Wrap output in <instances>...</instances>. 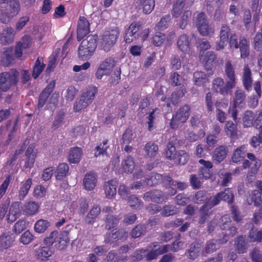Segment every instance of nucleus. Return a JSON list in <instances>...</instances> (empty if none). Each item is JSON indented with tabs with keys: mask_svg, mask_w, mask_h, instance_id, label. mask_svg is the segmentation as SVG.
Segmentation results:
<instances>
[{
	"mask_svg": "<svg viewBox=\"0 0 262 262\" xmlns=\"http://www.w3.org/2000/svg\"><path fill=\"white\" fill-rule=\"evenodd\" d=\"M145 156L147 158L155 157L158 154L159 147L157 144L153 142H148L144 147Z\"/></svg>",
	"mask_w": 262,
	"mask_h": 262,
	"instance_id": "24",
	"label": "nucleus"
},
{
	"mask_svg": "<svg viewBox=\"0 0 262 262\" xmlns=\"http://www.w3.org/2000/svg\"><path fill=\"white\" fill-rule=\"evenodd\" d=\"M221 194V193H218L215 196L210 197L203 205V208H208L211 210L213 206L219 204L221 201L220 199V195Z\"/></svg>",
	"mask_w": 262,
	"mask_h": 262,
	"instance_id": "52",
	"label": "nucleus"
},
{
	"mask_svg": "<svg viewBox=\"0 0 262 262\" xmlns=\"http://www.w3.org/2000/svg\"><path fill=\"white\" fill-rule=\"evenodd\" d=\"M121 166L123 172L126 173H131L135 167L133 158L130 156L126 157L122 161Z\"/></svg>",
	"mask_w": 262,
	"mask_h": 262,
	"instance_id": "33",
	"label": "nucleus"
},
{
	"mask_svg": "<svg viewBox=\"0 0 262 262\" xmlns=\"http://www.w3.org/2000/svg\"><path fill=\"white\" fill-rule=\"evenodd\" d=\"M69 165L66 163H62L59 164L56 171V178L60 180L65 178L69 172Z\"/></svg>",
	"mask_w": 262,
	"mask_h": 262,
	"instance_id": "37",
	"label": "nucleus"
},
{
	"mask_svg": "<svg viewBox=\"0 0 262 262\" xmlns=\"http://www.w3.org/2000/svg\"><path fill=\"white\" fill-rule=\"evenodd\" d=\"M136 4L142 7L144 13L149 14L155 7V0H136Z\"/></svg>",
	"mask_w": 262,
	"mask_h": 262,
	"instance_id": "31",
	"label": "nucleus"
},
{
	"mask_svg": "<svg viewBox=\"0 0 262 262\" xmlns=\"http://www.w3.org/2000/svg\"><path fill=\"white\" fill-rule=\"evenodd\" d=\"M185 0H177L173 4L171 10V15L173 18L180 17L178 23L179 27L182 29L186 28L191 17V12L188 10H184Z\"/></svg>",
	"mask_w": 262,
	"mask_h": 262,
	"instance_id": "2",
	"label": "nucleus"
},
{
	"mask_svg": "<svg viewBox=\"0 0 262 262\" xmlns=\"http://www.w3.org/2000/svg\"><path fill=\"white\" fill-rule=\"evenodd\" d=\"M35 253V256L38 259L40 260H47L53 254V250L49 246H43L37 249H36Z\"/></svg>",
	"mask_w": 262,
	"mask_h": 262,
	"instance_id": "17",
	"label": "nucleus"
},
{
	"mask_svg": "<svg viewBox=\"0 0 262 262\" xmlns=\"http://www.w3.org/2000/svg\"><path fill=\"white\" fill-rule=\"evenodd\" d=\"M177 46L182 52H188L190 50V41L188 37L185 34L181 35L178 40Z\"/></svg>",
	"mask_w": 262,
	"mask_h": 262,
	"instance_id": "32",
	"label": "nucleus"
},
{
	"mask_svg": "<svg viewBox=\"0 0 262 262\" xmlns=\"http://www.w3.org/2000/svg\"><path fill=\"white\" fill-rule=\"evenodd\" d=\"M120 219L113 215H108L106 219V228L108 229L114 227L119 222Z\"/></svg>",
	"mask_w": 262,
	"mask_h": 262,
	"instance_id": "64",
	"label": "nucleus"
},
{
	"mask_svg": "<svg viewBox=\"0 0 262 262\" xmlns=\"http://www.w3.org/2000/svg\"><path fill=\"white\" fill-rule=\"evenodd\" d=\"M9 7L7 9L9 14L11 17L16 16L19 12L20 5L18 0H9L7 2Z\"/></svg>",
	"mask_w": 262,
	"mask_h": 262,
	"instance_id": "36",
	"label": "nucleus"
},
{
	"mask_svg": "<svg viewBox=\"0 0 262 262\" xmlns=\"http://www.w3.org/2000/svg\"><path fill=\"white\" fill-rule=\"evenodd\" d=\"M32 184V181L31 179H28L23 184V185L20 188L18 194V198L19 200H23L27 195Z\"/></svg>",
	"mask_w": 262,
	"mask_h": 262,
	"instance_id": "43",
	"label": "nucleus"
},
{
	"mask_svg": "<svg viewBox=\"0 0 262 262\" xmlns=\"http://www.w3.org/2000/svg\"><path fill=\"white\" fill-rule=\"evenodd\" d=\"M165 39V35L161 32H157L152 37L153 44L157 47L161 46Z\"/></svg>",
	"mask_w": 262,
	"mask_h": 262,
	"instance_id": "62",
	"label": "nucleus"
},
{
	"mask_svg": "<svg viewBox=\"0 0 262 262\" xmlns=\"http://www.w3.org/2000/svg\"><path fill=\"white\" fill-rule=\"evenodd\" d=\"M15 31L12 27H6L0 32V43L3 45L12 43L15 36Z\"/></svg>",
	"mask_w": 262,
	"mask_h": 262,
	"instance_id": "10",
	"label": "nucleus"
},
{
	"mask_svg": "<svg viewBox=\"0 0 262 262\" xmlns=\"http://www.w3.org/2000/svg\"><path fill=\"white\" fill-rule=\"evenodd\" d=\"M189 110L190 108L187 105L181 107L173 116L171 120L170 126L171 128H177L179 124L185 122L189 116Z\"/></svg>",
	"mask_w": 262,
	"mask_h": 262,
	"instance_id": "7",
	"label": "nucleus"
},
{
	"mask_svg": "<svg viewBox=\"0 0 262 262\" xmlns=\"http://www.w3.org/2000/svg\"><path fill=\"white\" fill-rule=\"evenodd\" d=\"M38 209V204L35 202L31 201L25 204L23 210L25 215L31 216L36 214Z\"/></svg>",
	"mask_w": 262,
	"mask_h": 262,
	"instance_id": "29",
	"label": "nucleus"
},
{
	"mask_svg": "<svg viewBox=\"0 0 262 262\" xmlns=\"http://www.w3.org/2000/svg\"><path fill=\"white\" fill-rule=\"evenodd\" d=\"M46 64L43 63V58L38 57L33 67L32 76L34 79H37L45 68Z\"/></svg>",
	"mask_w": 262,
	"mask_h": 262,
	"instance_id": "25",
	"label": "nucleus"
},
{
	"mask_svg": "<svg viewBox=\"0 0 262 262\" xmlns=\"http://www.w3.org/2000/svg\"><path fill=\"white\" fill-rule=\"evenodd\" d=\"M208 200L207 193L206 191L200 190L196 192L193 198V202L196 204L207 202Z\"/></svg>",
	"mask_w": 262,
	"mask_h": 262,
	"instance_id": "55",
	"label": "nucleus"
},
{
	"mask_svg": "<svg viewBox=\"0 0 262 262\" xmlns=\"http://www.w3.org/2000/svg\"><path fill=\"white\" fill-rule=\"evenodd\" d=\"M59 49H57L50 57L49 63L46 69V72L48 73L53 71L56 67L57 62V58L59 54Z\"/></svg>",
	"mask_w": 262,
	"mask_h": 262,
	"instance_id": "42",
	"label": "nucleus"
},
{
	"mask_svg": "<svg viewBox=\"0 0 262 262\" xmlns=\"http://www.w3.org/2000/svg\"><path fill=\"white\" fill-rule=\"evenodd\" d=\"M178 212V209L172 205H167L163 206L161 209V215L163 216L167 217L170 215H173Z\"/></svg>",
	"mask_w": 262,
	"mask_h": 262,
	"instance_id": "47",
	"label": "nucleus"
},
{
	"mask_svg": "<svg viewBox=\"0 0 262 262\" xmlns=\"http://www.w3.org/2000/svg\"><path fill=\"white\" fill-rule=\"evenodd\" d=\"M50 222L46 220L40 219L37 221L34 225V230L38 233H43L50 226Z\"/></svg>",
	"mask_w": 262,
	"mask_h": 262,
	"instance_id": "44",
	"label": "nucleus"
},
{
	"mask_svg": "<svg viewBox=\"0 0 262 262\" xmlns=\"http://www.w3.org/2000/svg\"><path fill=\"white\" fill-rule=\"evenodd\" d=\"M236 125L233 122L231 121H228L226 123L225 126V131L228 136L230 137H233L236 134Z\"/></svg>",
	"mask_w": 262,
	"mask_h": 262,
	"instance_id": "50",
	"label": "nucleus"
},
{
	"mask_svg": "<svg viewBox=\"0 0 262 262\" xmlns=\"http://www.w3.org/2000/svg\"><path fill=\"white\" fill-rule=\"evenodd\" d=\"M247 154V148L245 145L236 148L233 152L232 161L233 163H238L243 161Z\"/></svg>",
	"mask_w": 262,
	"mask_h": 262,
	"instance_id": "18",
	"label": "nucleus"
},
{
	"mask_svg": "<svg viewBox=\"0 0 262 262\" xmlns=\"http://www.w3.org/2000/svg\"><path fill=\"white\" fill-rule=\"evenodd\" d=\"M225 73L228 81L235 86L236 84L235 70L230 61H227L225 64Z\"/></svg>",
	"mask_w": 262,
	"mask_h": 262,
	"instance_id": "20",
	"label": "nucleus"
},
{
	"mask_svg": "<svg viewBox=\"0 0 262 262\" xmlns=\"http://www.w3.org/2000/svg\"><path fill=\"white\" fill-rule=\"evenodd\" d=\"M19 72L15 69H11L8 72L0 74V89L7 91L12 86L15 85L18 81Z\"/></svg>",
	"mask_w": 262,
	"mask_h": 262,
	"instance_id": "5",
	"label": "nucleus"
},
{
	"mask_svg": "<svg viewBox=\"0 0 262 262\" xmlns=\"http://www.w3.org/2000/svg\"><path fill=\"white\" fill-rule=\"evenodd\" d=\"M235 245L238 253H244L246 252V243L245 237L243 236H238L235 242Z\"/></svg>",
	"mask_w": 262,
	"mask_h": 262,
	"instance_id": "49",
	"label": "nucleus"
},
{
	"mask_svg": "<svg viewBox=\"0 0 262 262\" xmlns=\"http://www.w3.org/2000/svg\"><path fill=\"white\" fill-rule=\"evenodd\" d=\"M120 35V30L117 27H113L105 30L100 36L99 46L101 50L109 51L115 45Z\"/></svg>",
	"mask_w": 262,
	"mask_h": 262,
	"instance_id": "3",
	"label": "nucleus"
},
{
	"mask_svg": "<svg viewBox=\"0 0 262 262\" xmlns=\"http://www.w3.org/2000/svg\"><path fill=\"white\" fill-rule=\"evenodd\" d=\"M143 198L145 200L151 201L157 203H162L167 200L164 193L159 190L147 192L144 194Z\"/></svg>",
	"mask_w": 262,
	"mask_h": 262,
	"instance_id": "13",
	"label": "nucleus"
},
{
	"mask_svg": "<svg viewBox=\"0 0 262 262\" xmlns=\"http://www.w3.org/2000/svg\"><path fill=\"white\" fill-rule=\"evenodd\" d=\"M162 181V175L157 173H151L149 179H146L147 185L152 186L160 183Z\"/></svg>",
	"mask_w": 262,
	"mask_h": 262,
	"instance_id": "56",
	"label": "nucleus"
},
{
	"mask_svg": "<svg viewBox=\"0 0 262 262\" xmlns=\"http://www.w3.org/2000/svg\"><path fill=\"white\" fill-rule=\"evenodd\" d=\"M82 150L80 147H74L69 151L68 160L71 163H78L81 159Z\"/></svg>",
	"mask_w": 262,
	"mask_h": 262,
	"instance_id": "23",
	"label": "nucleus"
},
{
	"mask_svg": "<svg viewBox=\"0 0 262 262\" xmlns=\"http://www.w3.org/2000/svg\"><path fill=\"white\" fill-rule=\"evenodd\" d=\"M15 58L13 49L9 48L2 54L1 64L4 67H8L13 63Z\"/></svg>",
	"mask_w": 262,
	"mask_h": 262,
	"instance_id": "16",
	"label": "nucleus"
},
{
	"mask_svg": "<svg viewBox=\"0 0 262 262\" xmlns=\"http://www.w3.org/2000/svg\"><path fill=\"white\" fill-rule=\"evenodd\" d=\"M212 84V90L215 93H220L223 95H227L229 91L235 87L227 80L225 83L224 79L220 77L214 79Z\"/></svg>",
	"mask_w": 262,
	"mask_h": 262,
	"instance_id": "8",
	"label": "nucleus"
},
{
	"mask_svg": "<svg viewBox=\"0 0 262 262\" xmlns=\"http://www.w3.org/2000/svg\"><path fill=\"white\" fill-rule=\"evenodd\" d=\"M220 228L223 230H226L225 235L223 239H212L206 243L205 252L212 253L219 249L221 244L226 243L228 239V236H233L237 233V228L232 225L231 219L228 215H225L221 219Z\"/></svg>",
	"mask_w": 262,
	"mask_h": 262,
	"instance_id": "1",
	"label": "nucleus"
},
{
	"mask_svg": "<svg viewBox=\"0 0 262 262\" xmlns=\"http://www.w3.org/2000/svg\"><path fill=\"white\" fill-rule=\"evenodd\" d=\"M183 79L182 77L176 72L171 73L169 81L172 86H177L181 84Z\"/></svg>",
	"mask_w": 262,
	"mask_h": 262,
	"instance_id": "59",
	"label": "nucleus"
},
{
	"mask_svg": "<svg viewBox=\"0 0 262 262\" xmlns=\"http://www.w3.org/2000/svg\"><path fill=\"white\" fill-rule=\"evenodd\" d=\"M55 87V82L51 81L42 91L39 96L38 107L41 108L46 103L49 96L53 92Z\"/></svg>",
	"mask_w": 262,
	"mask_h": 262,
	"instance_id": "15",
	"label": "nucleus"
},
{
	"mask_svg": "<svg viewBox=\"0 0 262 262\" xmlns=\"http://www.w3.org/2000/svg\"><path fill=\"white\" fill-rule=\"evenodd\" d=\"M201 244L195 242L192 243L188 250L187 255L191 259H194L197 258L201 252Z\"/></svg>",
	"mask_w": 262,
	"mask_h": 262,
	"instance_id": "27",
	"label": "nucleus"
},
{
	"mask_svg": "<svg viewBox=\"0 0 262 262\" xmlns=\"http://www.w3.org/2000/svg\"><path fill=\"white\" fill-rule=\"evenodd\" d=\"M14 240L9 235L4 234L0 236V251L7 249L13 244Z\"/></svg>",
	"mask_w": 262,
	"mask_h": 262,
	"instance_id": "40",
	"label": "nucleus"
},
{
	"mask_svg": "<svg viewBox=\"0 0 262 262\" xmlns=\"http://www.w3.org/2000/svg\"><path fill=\"white\" fill-rule=\"evenodd\" d=\"M171 20V16L169 14H167L163 16L160 21L157 25V27L159 29L163 30L168 27L169 22Z\"/></svg>",
	"mask_w": 262,
	"mask_h": 262,
	"instance_id": "63",
	"label": "nucleus"
},
{
	"mask_svg": "<svg viewBox=\"0 0 262 262\" xmlns=\"http://www.w3.org/2000/svg\"><path fill=\"white\" fill-rule=\"evenodd\" d=\"M200 33L203 36H207L213 34L214 28L208 22L197 27Z\"/></svg>",
	"mask_w": 262,
	"mask_h": 262,
	"instance_id": "45",
	"label": "nucleus"
},
{
	"mask_svg": "<svg viewBox=\"0 0 262 262\" xmlns=\"http://www.w3.org/2000/svg\"><path fill=\"white\" fill-rule=\"evenodd\" d=\"M247 157L249 161L252 162L253 165L250 167V173L252 174L257 173L260 166V161L254 154L251 152L246 154Z\"/></svg>",
	"mask_w": 262,
	"mask_h": 262,
	"instance_id": "39",
	"label": "nucleus"
},
{
	"mask_svg": "<svg viewBox=\"0 0 262 262\" xmlns=\"http://www.w3.org/2000/svg\"><path fill=\"white\" fill-rule=\"evenodd\" d=\"M128 203L134 209H141L143 207V203L135 195H130L128 198Z\"/></svg>",
	"mask_w": 262,
	"mask_h": 262,
	"instance_id": "48",
	"label": "nucleus"
},
{
	"mask_svg": "<svg viewBox=\"0 0 262 262\" xmlns=\"http://www.w3.org/2000/svg\"><path fill=\"white\" fill-rule=\"evenodd\" d=\"M146 227L144 225L139 224L135 227L130 232V235L133 238H137L145 234Z\"/></svg>",
	"mask_w": 262,
	"mask_h": 262,
	"instance_id": "46",
	"label": "nucleus"
},
{
	"mask_svg": "<svg viewBox=\"0 0 262 262\" xmlns=\"http://www.w3.org/2000/svg\"><path fill=\"white\" fill-rule=\"evenodd\" d=\"M246 95L242 89H237L234 93L233 97V105L234 107H242L245 104Z\"/></svg>",
	"mask_w": 262,
	"mask_h": 262,
	"instance_id": "22",
	"label": "nucleus"
},
{
	"mask_svg": "<svg viewBox=\"0 0 262 262\" xmlns=\"http://www.w3.org/2000/svg\"><path fill=\"white\" fill-rule=\"evenodd\" d=\"M117 182L115 180H110L105 182L104 184V190L105 196L107 199L113 198L116 194Z\"/></svg>",
	"mask_w": 262,
	"mask_h": 262,
	"instance_id": "19",
	"label": "nucleus"
},
{
	"mask_svg": "<svg viewBox=\"0 0 262 262\" xmlns=\"http://www.w3.org/2000/svg\"><path fill=\"white\" fill-rule=\"evenodd\" d=\"M97 92V88L95 86L91 85L86 88L83 91L81 95L82 98L86 99L87 101H89L91 103L94 100Z\"/></svg>",
	"mask_w": 262,
	"mask_h": 262,
	"instance_id": "28",
	"label": "nucleus"
},
{
	"mask_svg": "<svg viewBox=\"0 0 262 262\" xmlns=\"http://www.w3.org/2000/svg\"><path fill=\"white\" fill-rule=\"evenodd\" d=\"M243 86L247 91H250L252 86V72L248 65L244 66L242 77Z\"/></svg>",
	"mask_w": 262,
	"mask_h": 262,
	"instance_id": "14",
	"label": "nucleus"
},
{
	"mask_svg": "<svg viewBox=\"0 0 262 262\" xmlns=\"http://www.w3.org/2000/svg\"><path fill=\"white\" fill-rule=\"evenodd\" d=\"M165 156L167 159L174 160L176 156V152L175 146L172 143L169 142L167 145Z\"/></svg>",
	"mask_w": 262,
	"mask_h": 262,
	"instance_id": "54",
	"label": "nucleus"
},
{
	"mask_svg": "<svg viewBox=\"0 0 262 262\" xmlns=\"http://www.w3.org/2000/svg\"><path fill=\"white\" fill-rule=\"evenodd\" d=\"M140 29L141 26L138 23H132L125 31L123 36L124 41L130 43L136 40L139 36Z\"/></svg>",
	"mask_w": 262,
	"mask_h": 262,
	"instance_id": "9",
	"label": "nucleus"
},
{
	"mask_svg": "<svg viewBox=\"0 0 262 262\" xmlns=\"http://www.w3.org/2000/svg\"><path fill=\"white\" fill-rule=\"evenodd\" d=\"M228 153V146L222 145L217 146L213 151L212 158L217 163L222 162L227 157Z\"/></svg>",
	"mask_w": 262,
	"mask_h": 262,
	"instance_id": "12",
	"label": "nucleus"
},
{
	"mask_svg": "<svg viewBox=\"0 0 262 262\" xmlns=\"http://www.w3.org/2000/svg\"><path fill=\"white\" fill-rule=\"evenodd\" d=\"M97 184L96 175L93 172L86 173L83 179V185L85 189L88 190H93Z\"/></svg>",
	"mask_w": 262,
	"mask_h": 262,
	"instance_id": "21",
	"label": "nucleus"
},
{
	"mask_svg": "<svg viewBox=\"0 0 262 262\" xmlns=\"http://www.w3.org/2000/svg\"><path fill=\"white\" fill-rule=\"evenodd\" d=\"M176 243L177 245H178L179 242H174L173 243V246L172 247L169 245H165L163 246H159L157 242L152 243L151 245L153 246V248L156 249L157 253H158V255H160L168 252L170 250L174 252L177 251L178 249L175 248L174 247Z\"/></svg>",
	"mask_w": 262,
	"mask_h": 262,
	"instance_id": "34",
	"label": "nucleus"
},
{
	"mask_svg": "<svg viewBox=\"0 0 262 262\" xmlns=\"http://www.w3.org/2000/svg\"><path fill=\"white\" fill-rule=\"evenodd\" d=\"M97 47L95 36L89 35L81 42L78 50V56L82 60L89 59L94 54Z\"/></svg>",
	"mask_w": 262,
	"mask_h": 262,
	"instance_id": "4",
	"label": "nucleus"
},
{
	"mask_svg": "<svg viewBox=\"0 0 262 262\" xmlns=\"http://www.w3.org/2000/svg\"><path fill=\"white\" fill-rule=\"evenodd\" d=\"M115 63L114 59L112 58H107L103 61L100 64L101 68H103L107 73H110L111 71L115 66Z\"/></svg>",
	"mask_w": 262,
	"mask_h": 262,
	"instance_id": "58",
	"label": "nucleus"
},
{
	"mask_svg": "<svg viewBox=\"0 0 262 262\" xmlns=\"http://www.w3.org/2000/svg\"><path fill=\"white\" fill-rule=\"evenodd\" d=\"M219 193L222 194L220 195L221 200H223L229 203H231L234 199V195L230 188H226L224 191Z\"/></svg>",
	"mask_w": 262,
	"mask_h": 262,
	"instance_id": "57",
	"label": "nucleus"
},
{
	"mask_svg": "<svg viewBox=\"0 0 262 262\" xmlns=\"http://www.w3.org/2000/svg\"><path fill=\"white\" fill-rule=\"evenodd\" d=\"M208 81L207 75L204 72L196 71L193 73V82L198 86L203 85Z\"/></svg>",
	"mask_w": 262,
	"mask_h": 262,
	"instance_id": "41",
	"label": "nucleus"
},
{
	"mask_svg": "<svg viewBox=\"0 0 262 262\" xmlns=\"http://www.w3.org/2000/svg\"><path fill=\"white\" fill-rule=\"evenodd\" d=\"M45 241L47 244L49 245L55 243L56 248L60 250H63L67 247L70 241L69 232L64 230L59 234L57 231H53L49 237L45 239Z\"/></svg>",
	"mask_w": 262,
	"mask_h": 262,
	"instance_id": "6",
	"label": "nucleus"
},
{
	"mask_svg": "<svg viewBox=\"0 0 262 262\" xmlns=\"http://www.w3.org/2000/svg\"><path fill=\"white\" fill-rule=\"evenodd\" d=\"M249 238L251 242H262V231L251 229L249 233Z\"/></svg>",
	"mask_w": 262,
	"mask_h": 262,
	"instance_id": "53",
	"label": "nucleus"
},
{
	"mask_svg": "<svg viewBox=\"0 0 262 262\" xmlns=\"http://www.w3.org/2000/svg\"><path fill=\"white\" fill-rule=\"evenodd\" d=\"M91 103L87 101L86 99L82 98V96L81 95L80 98L77 99L74 105V110L76 112H79L81 110L86 108Z\"/></svg>",
	"mask_w": 262,
	"mask_h": 262,
	"instance_id": "51",
	"label": "nucleus"
},
{
	"mask_svg": "<svg viewBox=\"0 0 262 262\" xmlns=\"http://www.w3.org/2000/svg\"><path fill=\"white\" fill-rule=\"evenodd\" d=\"M90 32V24L83 16L79 17L77 30V39L78 41L82 39Z\"/></svg>",
	"mask_w": 262,
	"mask_h": 262,
	"instance_id": "11",
	"label": "nucleus"
},
{
	"mask_svg": "<svg viewBox=\"0 0 262 262\" xmlns=\"http://www.w3.org/2000/svg\"><path fill=\"white\" fill-rule=\"evenodd\" d=\"M19 202H14L10 206L9 214L7 215L8 220L13 222L20 215Z\"/></svg>",
	"mask_w": 262,
	"mask_h": 262,
	"instance_id": "30",
	"label": "nucleus"
},
{
	"mask_svg": "<svg viewBox=\"0 0 262 262\" xmlns=\"http://www.w3.org/2000/svg\"><path fill=\"white\" fill-rule=\"evenodd\" d=\"M254 119V113L251 111H246L243 114V125L245 127H249L254 125L255 126L257 125L256 122L253 124Z\"/></svg>",
	"mask_w": 262,
	"mask_h": 262,
	"instance_id": "38",
	"label": "nucleus"
},
{
	"mask_svg": "<svg viewBox=\"0 0 262 262\" xmlns=\"http://www.w3.org/2000/svg\"><path fill=\"white\" fill-rule=\"evenodd\" d=\"M241 52V57L245 58L250 54V46L248 41L244 37H241L239 39V47Z\"/></svg>",
	"mask_w": 262,
	"mask_h": 262,
	"instance_id": "26",
	"label": "nucleus"
},
{
	"mask_svg": "<svg viewBox=\"0 0 262 262\" xmlns=\"http://www.w3.org/2000/svg\"><path fill=\"white\" fill-rule=\"evenodd\" d=\"M190 158L188 154L184 150H180L176 152L174 162L179 165H184L188 162Z\"/></svg>",
	"mask_w": 262,
	"mask_h": 262,
	"instance_id": "35",
	"label": "nucleus"
},
{
	"mask_svg": "<svg viewBox=\"0 0 262 262\" xmlns=\"http://www.w3.org/2000/svg\"><path fill=\"white\" fill-rule=\"evenodd\" d=\"M201 215L199 219V223L204 224L208 217L211 214L212 211L208 208H203V205L200 208Z\"/></svg>",
	"mask_w": 262,
	"mask_h": 262,
	"instance_id": "60",
	"label": "nucleus"
},
{
	"mask_svg": "<svg viewBox=\"0 0 262 262\" xmlns=\"http://www.w3.org/2000/svg\"><path fill=\"white\" fill-rule=\"evenodd\" d=\"M27 227V223L25 220H21L17 221L14 225L13 231L16 234H19Z\"/></svg>",
	"mask_w": 262,
	"mask_h": 262,
	"instance_id": "61",
	"label": "nucleus"
}]
</instances>
